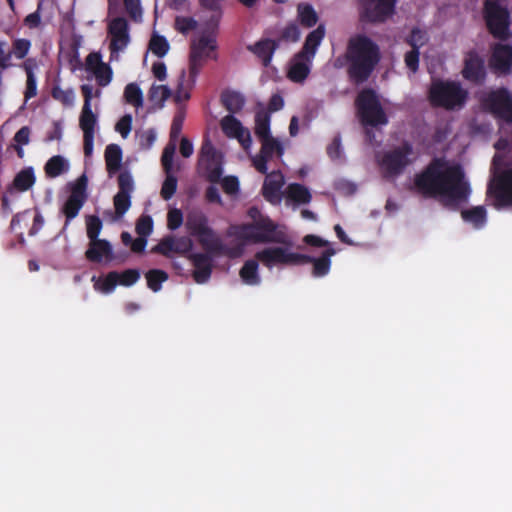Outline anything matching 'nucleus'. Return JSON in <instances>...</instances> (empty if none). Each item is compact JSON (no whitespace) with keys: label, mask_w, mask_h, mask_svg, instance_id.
<instances>
[{"label":"nucleus","mask_w":512,"mask_h":512,"mask_svg":"<svg viewBox=\"0 0 512 512\" xmlns=\"http://www.w3.org/2000/svg\"><path fill=\"white\" fill-rule=\"evenodd\" d=\"M183 224V213L178 208H173L167 214V227L174 231Z\"/></svg>","instance_id":"nucleus-55"},{"label":"nucleus","mask_w":512,"mask_h":512,"mask_svg":"<svg viewBox=\"0 0 512 512\" xmlns=\"http://www.w3.org/2000/svg\"><path fill=\"white\" fill-rule=\"evenodd\" d=\"M221 128L224 134L231 138L241 139L244 133L241 122L233 115H227L221 120Z\"/></svg>","instance_id":"nucleus-36"},{"label":"nucleus","mask_w":512,"mask_h":512,"mask_svg":"<svg viewBox=\"0 0 512 512\" xmlns=\"http://www.w3.org/2000/svg\"><path fill=\"white\" fill-rule=\"evenodd\" d=\"M336 253L333 248L326 249L319 258L309 256L310 260L304 264L312 263V274L314 277H323L327 275L331 267V257Z\"/></svg>","instance_id":"nucleus-28"},{"label":"nucleus","mask_w":512,"mask_h":512,"mask_svg":"<svg viewBox=\"0 0 512 512\" xmlns=\"http://www.w3.org/2000/svg\"><path fill=\"white\" fill-rule=\"evenodd\" d=\"M217 49V42L212 35H201L190 43L189 51V75L186 80V72L182 70L175 91V100L177 102L185 101L190 98L189 90L195 85L196 79L209 58L215 59L211 53Z\"/></svg>","instance_id":"nucleus-3"},{"label":"nucleus","mask_w":512,"mask_h":512,"mask_svg":"<svg viewBox=\"0 0 512 512\" xmlns=\"http://www.w3.org/2000/svg\"><path fill=\"white\" fill-rule=\"evenodd\" d=\"M128 9V0H109V14L115 18L109 24L111 58L117 59L128 44L127 22L119 15Z\"/></svg>","instance_id":"nucleus-7"},{"label":"nucleus","mask_w":512,"mask_h":512,"mask_svg":"<svg viewBox=\"0 0 512 512\" xmlns=\"http://www.w3.org/2000/svg\"><path fill=\"white\" fill-rule=\"evenodd\" d=\"M489 192L495 199V207L512 206V168L502 171L494 178Z\"/></svg>","instance_id":"nucleus-14"},{"label":"nucleus","mask_w":512,"mask_h":512,"mask_svg":"<svg viewBox=\"0 0 512 512\" xmlns=\"http://www.w3.org/2000/svg\"><path fill=\"white\" fill-rule=\"evenodd\" d=\"M185 120V113L183 111H178L172 120L171 128H170V141L176 143L180 137L183 124Z\"/></svg>","instance_id":"nucleus-49"},{"label":"nucleus","mask_w":512,"mask_h":512,"mask_svg":"<svg viewBox=\"0 0 512 512\" xmlns=\"http://www.w3.org/2000/svg\"><path fill=\"white\" fill-rule=\"evenodd\" d=\"M419 50L411 49L405 54V64L409 70L416 72L419 68Z\"/></svg>","instance_id":"nucleus-61"},{"label":"nucleus","mask_w":512,"mask_h":512,"mask_svg":"<svg viewBox=\"0 0 512 512\" xmlns=\"http://www.w3.org/2000/svg\"><path fill=\"white\" fill-rule=\"evenodd\" d=\"M355 105L363 125L376 127L388 123L387 115L373 89L361 90L356 97Z\"/></svg>","instance_id":"nucleus-8"},{"label":"nucleus","mask_w":512,"mask_h":512,"mask_svg":"<svg viewBox=\"0 0 512 512\" xmlns=\"http://www.w3.org/2000/svg\"><path fill=\"white\" fill-rule=\"evenodd\" d=\"M139 140V145L143 149H149L156 140V134L153 130H147L136 135Z\"/></svg>","instance_id":"nucleus-62"},{"label":"nucleus","mask_w":512,"mask_h":512,"mask_svg":"<svg viewBox=\"0 0 512 512\" xmlns=\"http://www.w3.org/2000/svg\"><path fill=\"white\" fill-rule=\"evenodd\" d=\"M105 162L109 176L117 173L121 168L122 150L116 144H110L105 149Z\"/></svg>","instance_id":"nucleus-29"},{"label":"nucleus","mask_w":512,"mask_h":512,"mask_svg":"<svg viewBox=\"0 0 512 512\" xmlns=\"http://www.w3.org/2000/svg\"><path fill=\"white\" fill-rule=\"evenodd\" d=\"M468 97L467 89L454 80L433 79L428 90L430 104L448 111L462 109Z\"/></svg>","instance_id":"nucleus-5"},{"label":"nucleus","mask_w":512,"mask_h":512,"mask_svg":"<svg viewBox=\"0 0 512 512\" xmlns=\"http://www.w3.org/2000/svg\"><path fill=\"white\" fill-rule=\"evenodd\" d=\"M170 45L167 39L159 34H153L149 41V50L158 58H163L169 51Z\"/></svg>","instance_id":"nucleus-41"},{"label":"nucleus","mask_w":512,"mask_h":512,"mask_svg":"<svg viewBox=\"0 0 512 512\" xmlns=\"http://www.w3.org/2000/svg\"><path fill=\"white\" fill-rule=\"evenodd\" d=\"M102 229V222L99 217L90 215L86 217L87 236L90 241L98 239V235Z\"/></svg>","instance_id":"nucleus-51"},{"label":"nucleus","mask_w":512,"mask_h":512,"mask_svg":"<svg viewBox=\"0 0 512 512\" xmlns=\"http://www.w3.org/2000/svg\"><path fill=\"white\" fill-rule=\"evenodd\" d=\"M461 216L465 222L471 223L477 229L482 228L486 223V209L483 206L462 210Z\"/></svg>","instance_id":"nucleus-34"},{"label":"nucleus","mask_w":512,"mask_h":512,"mask_svg":"<svg viewBox=\"0 0 512 512\" xmlns=\"http://www.w3.org/2000/svg\"><path fill=\"white\" fill-rule=\"evenodd\" d=\"M312 59L305 57H299V53L296 54L293 62L288 70V78L296 83H302L309 75L311 69Z\"/></svg>","instance_id":"nucleus-25"},{"label":"nucleus","mask_w":512,"mask_h":512,"mask_svg":"<svg viewBox=\"0 0 512 512\" xmlns=\"http://www.w3.org/2000/svg\"><path fill=\"white\" fill-rule=\"evenodd\" d=\"M485 111L507 123H512V94L506 88L487 93L481 100Z\"/></svg>","instance_id":"nucleus-12"},{"label":"nucleus","mask_w":512,"mask_h":512,"mask_svg":"<svg viewBox=\"0 0 512 512\" xmlns=\"http://www.w3.org/2000/svg\"><path fill=\"white\" fill-rule=\"evenodd\" d=\"M143 103V94L139 86L135 83H130V105L141 106Z\"/></svg>","instance_id":"nucleus-63"},{"label":"nucleus","mask_w":512,"mask_h":512,"mask_svg":"<svg viewBox=\"0 0 512 512\" xmlns=\"http://www.w3.org/2000/svg\"><path fill=\"white\" fill-rule=\"evenodd\" d=\"M327 154L331 159H339L341 157V139L336 136L327 147Z\"/></svg>","instance_id":"nucleus-64"},{"label":"nucleus","mask_w":512,"mask_h":512,"mask_svg":"<svg viewBox=\"0 0 512 512\" xmlns=\"http://www.w3.org/2000/svg\"><path fill=\"white\" fill-rule=\"evenodd\" d=\"M261 142L260 154L271 159L274 154L281 156L284 149L281 143L272 135L259 140Z\"/></svg>","instance_id":"nucleus-39"},{"label":"nucleus","mask_w":512,"mask_h":512,"mask_svg":"<svg viewBox=\"0 0 512 512\" xmlns=\"http://www.w3.org/2000/svg\"><path fill=\"white\" fill-rule=\"evenodd\" d=\"M223 191L228 195H234L239 191V180L236 176H226L220 180Z\"/></svg>","instance_id":"nucleus-58"},{"label":"nucleus","mask_w":512,"mask_h":512,"mask_svg":"<svg viewBox=\"0 0 512 512\" xmlns=\"http://www.w3.org/2000/svg\"><path fill=\"white\" fill-rule=\"evenodd\" d=\"M173 243L174 253L185 254L191 251L193 247L192 240L187 236L173 237Z\"/></svg>","instance_id":"nucleus-59"},{"label":"nucleus","mask_w":512,"mask_h":512,"mask_svg":"<svg viewBox=\"0 0 512 512\" xmlns=\"http://www.w3.org/2000/svg\"><path fill=\"white\" fill-rule=\"evenodd\" d=\"M235 235L250 243H288L286 233L278 230V225L269 217H260L252 223L238 226Z\"/></svg>","instance_id":"nucleus-6"},{"label":"nucleus","mask_w":512,"mask_h":512,"mask_svg":"<svg viewBox=\"0 0 512 512\" xmlns=\"http://www.w3.org/2000/svg\"><path fill=\"white\" fill-rule=\"evenodd\" d=\"M165 180L163 181L160 195L164 200H170L177 190L178 180L173 172L165 173Z\"/></svg>","instance_id":"nucleus-44"},{"label":"nucleus","mask_w":512,"mask_h":512,"mask_svg":"<svg viewBox=\"0 0 512 512\" xmlns=\"http://www.w3.org/2000/svg\"><path fill=\"white\" fill-rule=\"evenodd\" d=\"M202 165L204 166L205 178L207 181L212 184L219 183L223 174L222 164L217 160L215 162H208Z\"/></svg>","instance_id":"nucleus-45"},{"label":"nucleus","mask_w":512,"mask_h":512,"mask_svg":"<svg viewBox=\"0 0 512 512\" xmlns=\"http://www.w3.org/2000/svg\"><path fill=\"white\" fill-rule=\"evenodd\" d=\"M254 131L259 140L271 136L269 112L265 111L264 109L256 112Z\"/></svg>","instance_id":"nucleus-37"},{"label":"nucleus","mask_w":512,"mask_h":512,"mask_svg":"<svg viewBox=\"0 0 512 512\" xmlns=\"http://www.w3.org/2000/svg\"><path fill=\"white\" fill-rule=\"evenodd\" d=\"M258 260L250 259L247 260L242 268L240 269L239 275L242 281L247 285H259L261 282V278L258 274Z\"/></svg>","instance_id":"nucleus-31"},{"label":"nucleus","mask_w":512,"mask_h":512,"mask_svg":"<svg viewBox=\"0 0 512 512\" xmlns=\"http://www.w3.org/2000/svg\"><path fill=\"white\" fill-rule=\"evenodd\" d=\"M483 17L490 34L499 40L505 41L510 37V14L499 0H485Z\"/></svg>","instance_id":"nucleus-9"},{"label":"nucleus","mask_w":512,"mask_h":512,"mask_svg":"<svg viewBox=\"0 0 512 512\" xmlns=\"http://www.w3.org/2000/svg\"><path fill=\"white\" fill-rule=\"evenodd\" d=\"M300 39V30L297 24L289 23L283 28L280 35V40L288 42H297Z\"/></svg>","instance_id":"nucleus-56"},{"label":"nucleus","mask_w":512,"mask_h":512,"mask_svg":"<svg viewBox=\"0 0 512 512\" xmlns=\"http://www.w3.org/2000/svg\"><path fill=\"white\" fill-rule=\"evenodd\" d=\"M52 96L65 106L73 105L75 99V94L72 89H62L60 87L53 88Z\"/></svg>","instance_id":"nucleus-52"},{"label":"nucleus","mask_w":512,"mask_h":512,"mask_svg":"<svg viewBox=\"0 0 512 512\" xmlns=\"http://www.w3.org/2000/svg\"><path fill=\"white\" fill-rule=\"evenodd\" d=\"M176 151V143L169 142L161 156V164L165 173L172 172L173 170V159Z\"/></svg>","instance_id":"nucleus-47"},{"label":"nucleus","mask_w":512,"mask_h":512,"mask_svg":"<svg viewBox=\"0 0 512 512\" xmlns=\"http://www.w3.org/2000/svg\"><path fill=\"white\" fill-rule=\"evenodd\" d=\"M171 96V90L166 85H152L149 90L150 101L162 104Z\"/></svg>","instance_id":"nucleus-46"},{"label":"nucleus","mask_w":512,"mask_h":512,"mask_svg":"<svg viewBox=\"0 0 512 512\" xmlns=\"http://www.w3.org/2000/svg\"><path fill=\"white\" fill-rule=\"evenodd\" d=\"M112 249L110 244L101 239L90 241L85 253L86 258L92 262H101L111 259Z\"/></svg>","instance_id":"nucleus-27"},{"label":"nucleus","mask_w":512,"mask_h":512,"mask_svg":"<svg viewBox=\"0 0 512 512\" xmlns=\"http://www.w3.org/2000/svg\"><path fill=\"white\" fill-rule=\"evenodd\" d=\"M11 52L7 48L6 41H0V69L6 70L12 67Z\"/></svg>","instance_id":"nucleus-60"},{"label":"nucleus","mask_w":512,"mask_h":512,"mask_svg":"<svg viewBox=\"0 0 512 512\" xmlns=\"http://www.w3.org/2000/svg\"><path fill=\"white\" fill-rule=\"evenodd\" d=\"M297 18L300 24L306 28L314 27L318 20V14L309 3H299L297 5Z\"/></svg>","instance_id":"nucleus-33"},{"label":"nucleus","mask_w":512,"mask_h":512,"mask_svg":"<svg viewBox=\"0 0 512 512\" xmlns=\"http://www.w3.org/2000/svg\"><path fill=\"white\" fill-rule=\"evenodd\" d=\"M461 74L465 80L471 83L480 84L485 80V62L475 50H471L465 55Z\"/></svg>","instance_id":"nucleus-17"},{"label":"nucleus","mask_w":512,"mask_h":512,"mask_svg":"<svg viewBox=\"0 0 512 512\" xmlns=\"http://www.w3.org/2000/svg\"><path fill=\"white\" fill-rule=\"evenodd\" d=\"M348 79L355 85L369 80L381 60L378 44L370 37L356 34L349 38L344 53Z\"/></svg>","instance_id":"nucleus-2"},{"label":"nucleus","mask_w":512,"mask_h":512,"mask_svg":"<svg viewBox=\"0 0 512 512\" xmlns=\"http://www.w3.org/2000/svg\"><path fill=\"white\" fill-rule=\"evenodd\" d=\"M119 192L114 196L113 210L106 211L105 216L111 222H118L123 219L128 210V177L125 174L119 176Z\"/></svg>","instance_id":"nucleus-18"},{"label":"nucleus","mask_w":512,"mask_h":512,"mask_svg":"<svg viewBox=\"0 0 512 512\" xmlns=\"http://www.w3.org/2000/svg\"><path fill=\"white\" fill-rule=\"evenodd\" d=\"M86 69L93 73L99 85L105 86L110 81V69L102 62L98 53H90L86 58Z\"/></svg>","instance_id":"nucleus-23"},{"label":"nucleus","mask_w":512,"mask_h":512,"mask_svg":"<svg viewBox=\"0 0 512 512\" xmlns=\"http://www.w3.org/2000/svg\"><path fill=\"white\" fill-rule=\"evenodd\" d=\"M35 183V175L32 168H25L18 172L13 180V186L18 191H26Z\"/></svg>","instance_id":"nucleus-38"},{"label":"nucleus","mask_w":512,"mask_h":512,"mask_svg":"<svg viewBox=\"0 0 512 512\" xmlns=\"http://www.w3.org/2000/svg\"><path fill=\"white\" fill-rule=\"evenodd\" d=\"M147 286L154 292H158L162 283L168 279V274L160 269H151L145 274Z\"/></svg>","instance_id":"nucleus-42"},{"label":"nucleus","mask_w":512,"mask_h":512,"mask_svg":"<svg viewBox=\"0 0 512 512\" xmlns=\"http://www.w3.org/2000/svg\"><path fill=\"white\" fill-rule=\"evenodd\" d=\"M221 103L228 112L233 114L242 110L245 98L239 92L226 90L221 94Z\"/></svg>","instance_id":"nucleus-32"},{"label":"nucleus","mask_w":512,"mask_h":512,"mask_svg":"<svg viewBox=\"0 0 512 512\" xmlns=\"http://www.w3.org/2000/svg\"><path fill=\"white\" fill-rule=\"evenodd\" d=\"M20 67L25 71L26 74V88L24 92V96L26 99H30L37 94V84H36V76L35 71L38 69V61L36 58H27L25 59Z\"/></svg>","instance_id":"nucleus-26"},{"label":"nucleus","mask_w":512,"mask_h":512,"mask_svg":"<svg viewBox=\"0 0 512 512\" xmlns=\"http://www.w3.org/2000/svg\"><path fill=\"white\" fill-rule=\"evenodd\" d=\"M31 41L29 39L25 38H16L12 41L11 46V57L14 56L18 60L27 59L26 56L28 55L30 49H31Z\"/></svg>","instance_id":"nucleus-43"},{"label":"nucleus","mask_w":512,"mask_h":512,"mask_svg":"<svg viewBox=\"0 0 512 512\" xmlns=\"http://www.w3.org/2000/svg\"><path fill=\"white\" fill-rule=\"evenodd\" d=\"M324 37L325 26L320 24L307 35L302 50L299 52V57L307 56L308 60L313 59Z\"/></svg>","instance_id":"nucleus-24"},{"label":"nucleus","mask_w":512,"mask_h":512,"mask_svg":"<svg viewBox=\"0 0 512 512\" xmlns=\"http://www.w3.org/2000/svg\"><path fill=\"white\" fill-rule=\"evenodd\" d=\"M208 253H193L189 257L194 266L193 278L199 284L207 282L212 273V258Z\"/></svg>","instance_id":"nucleus-21"},{"label":"nucleus","mask_w":512,"mask_h":512,"mask_svg":"<svg viewBox=\"0 0 512 512\" xmlns=\"http://www.w3.org/2000/svg\"><path fill=\"white\" fill-rule=\"evenodd\" d=\"M425 33L418 28H413L410 35L406 39L407 44L412 49L419 50L426 43Z\"/></svg>","instance_id":"nucleus-53"},{"label":"nucleus","mask_w":512,"mask_h":512,"mask_svg":"<svg viewBox=\"0 0 512 512\" xmlns=\"http://www.w3.org/2000/svg\"><path fill=\"white\" fill-rule=\"evenodd\" d=\"M255 258L267 268L275 265H304L309 255L290 252L283 247H268L255 254Z\"/></svg>","instance_id":"nucleus-13"},{"label":"nucleus","mask_w":512,"mask_h":512,"mask_svg":"<svg viewBox=\"0 0 512 512\" xmlns=\"http://www.w3.org/2000/svg\"><path fill=\"white\" fill-rule=\"evenodd\" d=\"M185 227L192 237L197 238L199 244L206 252L217 255L226 254L231 257L241 254V248L227 249L220 237L209 226L207 215L199 209H193L188 212Z\"/></svg>","instance_id":"nucleus-4"},{"label":"nucleus","mask_w":512,"mask_h":512,"mask_svg":"<svg viewBox=\"0 0 512 512\" xmlns=\"http://www.w3.org/2000/svg\"><path fill=\"white\" fill-rule=\"evenodd\" d=\"M278 47V41L263 38L252 45H248L247 50L256 55L262 61L263 66L268 67L272 61L273 54Z\"/></svg>","instance_id":"nucleus-22"},{"label":"nucleus","mask_w":512,"mask_h":512,"mask_svg":"<svg viewBox=\"0 0 512 512\" xmlns=\"http://www.w3.org/2000/svg\"><path fill=\"white\" fill-rule=\"evenodd\" d=\"M412 154L413 146L408 141H404L401 146L385 152L379 161L383 177L395 178L401 175L411 163L409 156Z\"/></svg>","instance_id":"nucleus-11"},{"label":"nucleus","mask_w":512,"mask_h":512,"mask_svg":"<svg viewBox=\"0 0 512 512\" xmlns=\"http://www.w3.org/2000/svg\"><path fill=\"white\" fill-rule=\"evenodd\" d=\"M173 244V236H166L151 249V252L169 256L172 252H174Z\"/></svg>","instance_id":"nucleus-54"},{"label":"nucleus","mask_w":512,"mask_h":512,"mask_svg":"<svg viewBox=\"0 0 512 512\" xmlns=\"http://www.w3.org/2000/svg\"><path fill=\"white\" fill-rule=\"evenodd\" d=\"M153 229L151 216L144 215L136 223V232L139 236H149Z\"/></svg>","instance_id":"nucleus-57"},{"label":"nucleus","mask_w":512,"mask_h":512,"mask_svg":"<svg viewBox=\"0 0 512 512\" xmlns=\"http://www.w3.org/2000/svg\"><path fill=\"white\" fill-rule=\"evenodd\" d=\"M284 183V176L280 171H273L268 174L262 186V195L265 200L271 204L280 203L281 189Z\"/></svg>","instance_id":"nucleus-20"},{"label":"nucleus","mask_w":512,"mask_h":512,"mask_svg":"<svg viewBox=\"0 0 512 512\" xmlns=\"http://www.w3.org/2000/svg\"><path fill=\"white\" fill-rule=\"evenodd\" d=\"M87 179L84 175L77 179V181L72 185L71 194L68 197L67 201L63 205L62 212L66 217L65 227L68 225V222L76 217L82 208L85 199V189H86Z\"/></svg>","instance_id":"nucleus-16"},{"label":"nucleus","mask_w":512,"mask_h":512,"mask_svg":"<svg viewBox=\"0 0 512 512\" xmlns=\"http://www.w3.org/2000/svg\"><path fill=\"white\" fill-rule=\"evenodd\" d=\"M397 0H361V17L372 23L384 22L394 13Z\"/></svg>","instance_id":"nucleus-15"},{"label":"nucleus","mask_w":512,"mask_h":512,"mask_svg":"<svg viewBox=\"0 0 512 512\" xmlns=\"http://www.w3.org/2000/svg\"><path fill=\"white\" fill-rule=\"evenodd\" d=\"M81 90L84 95V105L79 117V126L83 131L84 154L90 157L93 153L94 134L98 117L91 109L93 87L85 84L81 87Z\"/></svg>","instance_id":"nucleus-10"},{"label":"nucleus","mask_w":512,"mask_h":512,"mask_svg":"<svg viewBox=\"0 0 512 512\" xmlns=\"http://www.w3.org/2000/svg\"><path fill=\"white\" fill-rule=\"evenodd\" d=\"M198 22L192 17L177 16L175 18L174 27L181 34H188L190 31L195 30Z\"/></svg>","instance_id":"nucleus-48"},{"label":"nucleus","mask_w":512,"mask_h":512,"mask_svg":"<svg viewBox=\"0 0 512 512\" xmlns=\"http://www.w3.org/2000/svg\"><path fill=\"white\" fill-rule=\"evenodd\" d=\"M128 285V270L122 273L110 272L104 280L96 283V288L104 293L111 292L116 285Z\"/></svg>","instance_id":"nucleus-30"},{"label":"nucleus","mask_w":512,"mask_h":512,"mask_svg":"<svg viewBox=\"0 0 512 512\" xmlns=\"http://www.w3.org/2000/svg\"><path fill=\"white\" fill-rule=\"evenodd\" d=\"M491 66L500 73H510L512 70V46L497 43L492 48Z\"/></svg>","instance_id":"nucleus-19"},{"label":"nucleus","mask_w":512,"mask_h":512,"mask_svg":"<svg viewBox=\"0 0 512 512\" xmlns=\"http://www.w3.org/2000/svg\"><path fill=\"white\" fill-rule=\"evenodd\" d=\"M217 151L210 140L206 139L200 149V164L217 161Z\"/></svg>","instance_id":"nucleus-50"},{"label":"nucleus","mask_w":512,"mask_h":512,"mask_svg":"<svg viewBox=\"0 0 512 512\" xmlns=\"http://www.w3.org/2000/svg\"><path fill=\"white\" fill-rule=\"evenodd\" d=\"M68 162L60 155L53 156L45 165L47 176L55 178L68 170Z\"/></svg>","instance_id":"nucleus-40"},{"label":"nucleus","mask_w":512,"mask_h":512,"mask_svg":"<svg viewBox=\"0 0 512 512\" xmlns=\"http://www.w3.org/2000/svg\"><path fill=\"white\" fill-rule=\"evenodd\" d=\"M287 198L297 204H308L311 201V193L304 185L292 183L287 187Z\"/></svg>","instance_id":"nucleus-35"},{"label":"nucleus","mask_w":512,"mask_h":512,"mask_svg":"<svg viewBox=\"0 0 512 512\" xmlns=\"http://www.w3.org/2000/svg\"><path fill=\"white\" fill-rule=\"evenodd\" d=\"M414 184L424 197L440 198L445 207L453 210L466 202L470 194L463 168L458 164L448 165L439 158L433 159L416 175Z\"/></svg>","instance_id":"nucleus-1"}]
</instances>
